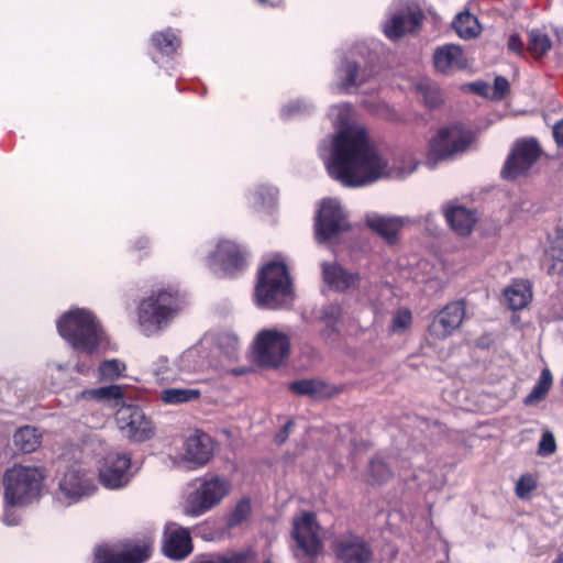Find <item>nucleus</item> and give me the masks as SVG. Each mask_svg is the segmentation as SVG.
I'll return each mask as SVG.
<instances>
[{"instance_id":"f257e3e1","label":"nucleus","mask_w":563,"mask_h":563,"mask_svg":"<svg viewBox=\"0 0 563 563\" xmlns=\"http://www.w3.org/2000/svg\"><path fill=\"white\" fill-rule=\"evenodd\" d=\"M329 175L345 187L371 185L386 175L387 163L369 144L365 130L349 126L332 140L331 155L319 147Z\"/></svg>"},{"instance_id":"f03ea898","label":"nucleus","mask_w":563,"mask_h":563,"mask_svg":"<svg viewBox=\"0 0 563 563\" xmlns=\"http://www.w3.org/2000/svg\"><path fill=\"white\" fill-rule=\"evenodd\" d=\"M124 389L119 385H110L95 389H86L80 393L84 400H93L110 407H120L115 412L117 423L128 438L142 442L151 439L154 434L152 421L145 417L143 411L133 405H123Z\"/></svg>"},{"instance_id":"7ed1b4c3","label":"nucleus","mask_w":563,"mask_h":563,"mask_svg":"<svg viewBox=\"0 0 563 563\" xmlns=\"http://www.w3.org/2000/svg\"><path fill=\"white\" fill-rule=\"evenodd\" d=\"M44 471L35 465L14 464L3 474V499L8 506H27L40 497Z\"/></svg>"},{"instance_id":"20e7f679","label":"nucleus","mask_w":563,"mask_h":563,"mask_svg":"<svg viewBox=\"0 0 563 563\" xmlns=\"http://www.w3.org/2000/svg\"><path fill=\"white\" fill-rule=\"evenodd\" d=\"M257 305L265 309L288 307L294 292L288 269L284 263L271 262L260 273L255 289Z\"/></svg>"},{"instance_id":"39448f33","label":"nucleus","mask_w":563,"mask_h":563,"mask_svg":"<svg viewBox=\"0 0 563 563\" xmlns=\"http://www.w3.org/2000/svg\"><path fill=\"white\" fill-rule=\"evenodd\" d=\"M62 338L74 349L92 353L100 344L102 330L95 316L86 309H71L57 322Z\"/></svg>"},{"instance_id":"423d86ee","label":"nucleus","mask_w":563,"mask_h":563,"mask_svg":"<svg viewBox=\"0 0 563 563\" xmlns=\"http://www.w3.org/2000/svg\"><path fill=\"white\" fill-rule=\"evenodd\" d=\"M180 310L177 292L159 290L141 301L139 323L142 332L150 336L167 327Z\"/></svg>"},{"instance_id":"0eeeda50","label":"nucleus","mask_w":563,"mask_h":563,"mask_svg":"<svg viewBox=\"0 0 563 563\" xmlns=\"http://www.w3.org/2000/svg\"><path fill=\"white\" fill-rule=\"evenodd\" d=\"M231 484L228 479L213 476L205 479L192 490L186 500L185 514L190 517H199L217 505L229 495Z\"/></svg>"},{"instance_id":"6e6552de","label":"nucleus","mask_w":563,"mask_h":563,"mask_svg":"<svg viewBox=\"0 0 563 563\" xmlns=\"http://www.w3.org/2000/svg\"><path fill=\"white\" fill-rule=\"evenodd\" d=\"M474 141V134L470 130L453 125L439 130L430 142L428 162L435 164L438 161L450 159L465 152Z\"/></svg>"},{"instance_id":"1a4fd4ad","label":"nucleus","mask_w":563,"mask_h":563,"mask_svg":"<svg viewBox=\"0 0 563 563\" xmlns=\"http://www.w3.org/2000/svg\"><path fill=\"white\" fill-rule=\"evenodd\" d=\"M319 531L320 527L313 514L303 512L300 517L294 518V553L300 563H314V558L322 548Z\"/></svg>"},{"instance_id":"9d476101","label":"nucleus","mask_w":563,"mask_h":563,"mask_svg":"<svg viewBox=\"0 0 563 563\" xmlns=\"http://www.w3.org/2000/svg\"><path fill=\"white\" fill-rule=\"evenodd\" d=\"M349 228L347 216L340 201L331 198L323 200L314 224L317 240L327 242Z\"/></svg>"},{"instance_id":"9b49d317","label":"nucleus","mask_w":563,"mask_h":563,"mask_svg":"<svg viewBox=\"0 0 563 563\" xmlns=\"http://www.w3.org/2000/svg\"><path fill=\"white\" fill-rule=\"evenodd\" d=\"M372 60V54L368 58L364 56L363 47L353 49L351 57L345 58L336 70L339 87L349 91L352 87L367 82L375 74Z\"/></svg>"},{"instance_id":"f8f14e48","label":"nucleus","mask_w":563,"mask_h":563,"mask_svg":"<svg viewBox=\"0 0 563 563\" xmlns=\"http://www.w3.org/2000/svg\"><path fill=\"white\" fill-rule=\"evenodd\" d=\"M290 342L286 334L275 330L261 331L255 341L257 361L265 366L277 367L289 354Z\"/></svg>"},{"instance_id":"ddd939ff","label":"nucleus","mask_w":563,"mask_h":563,"mask_svg":"<svg viewBox=\"0 0 563 563\" xmlns=\"http://www.w3.org/2000/svg\"><path fill=\"white\" fill-rule=\"evenodd\" d=\"M97 489L93 477L77 467L68 468L58 483V499L71 505L91 496Z\"/></svg>"},{"instance_id":"4468645a","label":"nucleus","mask_w":563,"mask_h":563,"mask_svg":"<svg viewBox=\"0 0 563 563\" xmlns=\"http://www.w3.org/2000/svg\"><path fill=\"white\" fill-rule=\"evenodd\" d=\"M540 154V146L534 139L518 141L505 163L501 177L515 179L526 174L538 161Z\"/></svg>"},{"instance_id":"2eb2a0df","label":"nucleus","mask_w":563,"mask_h":563,"mask_svg":"<svg viewBox=\"0 0 563 563\" xmlns=\"http://www.w3.org/2000/svg\"><path fill=\"white\" fill-rule=\"evenodd\" d=\"M244 264L240 249L231 241L219 242L217 251L207 258L208 267L220 277L234 276Z\"/></svg>"},{"instance_id":"dca6fc26","label":"nucleus","mask_w":563,"mask_h":563,"mask_svg":"<svg viewBox=\"0 0 563 563\" xmlns=\"http://www.w3.org/2000/svg\"><path fill=\"white\" fill-rule=\"evenodd\" d=\"M333 552L341 563H371L373 549L369 543L357 534L344 533L332 544Z\"/></svg>"},{"instance_id":"f3484780","label":"nucleus","mask_w":563,"mask_h":563,"mask_svg":"<svg viewBox=\"0 0 563 563\" xmlns=\"http://www.w3.org/2000/svg\"><path fill=\"white\" fill-rule=\"evenodd\" d=\"M130 467L131 457L126 453H109L99 470L101 484L109 489H120L124 487L132 477Z\"/></svg>"},{"instance_id":"a211bd4d","label":"nucleus","mask_w":563,"mask_h":563,"mask_svg":"<svg viewBox=\"0 0 563 563\" xmlns=\"http://www.w3.org/2000/svg\"><path fill=\"white\" fill-rule=\"evenodd\" d=\"M213 441L202 431H195L185 438L180 460L189 468L196 470L205 466L213 456Z\"/></svg>"},{"instance_id":"6ab92c4d","label":"nucleus","mask_w":563,"mask_h":563,"mask_svg":"<svg viewBox=\"0 0 563 563\" xmlns=\"http://www.w3.org/2000/svg\"><path fill=\"white\" fill-rule=\"evenodd\" d=\"M464 317V301H452L434 317L428 329L429 334L438 340L446 339L461 327Z\"/></svg>"},{"instance_id":"aec40b11","label":"nucleus","mask_w":563,"mask_h":563,"mask_svg":"<svg viewBox=\"0 0 563 563\" xmlns=\"http://www.w3.org/2000/svg\"><path fill=\"white\" fill-rule=\"evenodd\" d=\"M151 547L137 543L122 550H114L109 545H100L95 551L93 563H143L150 558Z\"/></svg>"},{"instance_id":"412c9836","label":"nucleus","mask_w":563,"mask_h":563,"mask_svg":"<svg viewBox=\"0 0 563 563\" xmlns=\"http://www.w3.org/2000/svg\"><path fill=\"white\" fill-rule=\"evenodd\" d=\"M420 22V11L404 5L390 12V18L384 24V34L389 40H398L406 33L415 31Z\"/></svg>"},{"instance_id":"4be33fe9","label":"nucleus","mask_w":563,"mask_h":563,"mask_svg":"<svg viewBox=\"0 0 563 563\" xmlns=\"http://www.w3.org/2000/svg\"><path fill=\"white\" fill-rule=\"evenodd\" d=\"M192 551L191 537L187 529L176 523H168L163 540L164 554L173 560H184Z\"/></svg>"},{"instance_id":"5701e85b","label":"nucleus","mask_w":563,"mask_h":563,"mask_svg":"<svg viewBox=\"0 0 563 563\" xmlns=\"http://www.w3.org/2000/svg\"><path fill=\"white\" fill-rule=\"evenodd\" d=\"M191 358V353H184L178 362L174 365L170 364L167 357L159 356L153 364V374L161 384H174L179 380H185L181 376L183 373L188 371L187 363Z\"/></svg>"},{"instance_id":"b1692460","label":"nucleus","mask_w":563,"mask_h":563,"mask_svg":"<svg viewBox=\"0 0 563 563\" xmlns=\"http://www.w3.org/2000/svg\"><path fill=\"white\" fill-rule=\"evenodd\" d=\"M433 64L438 71L450 74L466 67V59L460 46L445 44L438 47L433 54Z\"/></svg>"},{"instance_id":"393cba45","label":"nucleus","mask_w":563,"mask_h":563,"mask_svg":"<svg viewBox=\"0 0 563 563\" xmlns=\"http://www.w3.org/2000/svg\"><path fill=\"white\" fill-rule=\"evenodd\" d=\"M324 283L338 291L347 290L360 282V275L347 272L338 264L322 263Z\"/></svg>"},{"instance_id":"a878e982","label":"nucleus","mask_w":563,"mask_h":563,"mask_svg":"<svg viewBox=\"0 0 563 563\" xmlns=\"http://www.w3.org/2000/svg\"><path fill=\"white\" fill-rule=\"evenodd\" d=\"M289 390L300 396H309L312 399L330 398L336 394V389L320 379H300L289 384Z\"/></svg>"},{"instance_id":"bb28decb","label":"nucleus","mask_w":563,"mask_h":563,"mask_svg":"<svg viewBox=\"0 0 563 563\" xmlns=\"http://www.w3.org/2000/svg\"><path fill=\"white\" fill-rule=\"evenodd\" d=\"M366 224L388 242H394L405 224V220L400 217H385L373 213L366 217Z\"/></svg>"},{"instance_id":"cd10ccee","label":"nucleus","mask_w":563,"mask_h":563,"mask_svg":"<svg viewBox=\"0 0 563 563\" xmlns=\"http://www.w3.org/2000/svg\"><path fill=\"white\" fill-rule=\"evenodd\" d=\"M445 219L450 228L462 236L468 235L476 222L474 211L461 206L449 208L445 211Z\"/></svg>"},{"instance_id":"c85d7f7f","label":"nucleus","mask_w":563,"mask_h":563,"mask_svg":"<svg viewBox=\"0 0 563 563\" xmlns=\"http://www.w3.org/2000/svg\"><path fill=\"white\" fill-rule=\"evenodd\" d=\"M202 391L192 386L168 387L159 391V400L168 406H179L196 402L200 399Z\"/></svg>"},{"instance_id":"c756f323","label":"nucleus","mask_w":563,"mask_h":563,"mask_svg":"<svg viewBox=\"0 0 563 563\" xmlns=\"http://www.w3.org/2000/svg\"><path fill=\"white\" fill-rule=\"evenodd\" d=\"M505 300L512 310H521L528 306L532 299V289L528 280H514L504 290Z\"/></svg>"},{"instance_id":"7c9ffc66","label":"nucleus","mask_w":563,"mask_h":563,"mask_svg":"<svg viewBox=\"0 0 563 563\" xmlns=\"http://www.w3.org/2000/svg\"><path fill=\"white\" fill-rule=\"evenodd\" d=\"M453 29L463 40H472L481 34V25L468 11L460 12L452 22Z\"/></svg>"},{"instance_id":"2f4dec72","label":"nucleus","mask_w":563,"mask_h":563,"mask_svg":"<svg viewBox=\"0 0 563 563\" xmlns=\"http://www.w3.org/2000/svg\"><path fill=\"white\" fill-rule=\"evenodd\" d=\"M42 434L35 427L24 426L13 435V443L23 453L34 452L41 444Z\"/></svg>"},{"instance_id":"473e14b6","label":"nucleus","mask_w":563,"mask_h":563,"mask_svg":"<svg viewBox=\"0 0 563 563\" xmlns=\"http://www.w3.org/2000/svg\"><path fill=\"white\" fill-rule=\"evenodd\" d=\"M366 476L371 484L386 483L393 477L391 463L387 462L383 455H376L369 461Z\"/></svg>"},{"instance_id":"72a5a7b5","label":"nucleus","mask_w":563,"mask_h":563,"mask_svg":"<svg viewBox=\"0 0 563 563\" xmlns=\"http://www.w3.org/2000/svg\"><path fill=\"white\" fill-rule=\"evenodd\" d=\"M553 383L551 371L545 367L541 371L540 377L532 390L523 399L526 406L537 405L545 398Z\"/></svg>"},{"instance_id":"f704fd0d","label":"nucleus","mask_w":563,"mask_h":563,"mask_svg":"<svg viewBox=\"0 0 563 563\" xmlns=\"http://www.w3.org/2000/svg\"><path fill=\"white\" fill-rule=\"evenodd\" d=\"M552 48L550 37L541 30L533 29L528 32V51L536 58H541Z\"/></svg>"},{"instance_id":"c9c22d12","label":"nucleus","mask_w":563,"mask_h":563,"mask_svg":"<svg viewBox=\"0 0 563 563\" xmlns=\"http://www.w3.org/2000/svg\"><path fill=\"white\" fill-rule=\"evenodd\" d=\"M152 43L162 54L167 56L174 54L180 46V40L170 30L154 33Z\"/></svg>"},{"instance_id":"e433bc0d","label":"nucleus","mask_w":563,"mask_h":563,"mask_svg":"<svg viewBox=\"0 0 563 563\" xmlns=\"http://www.w3.org/2000/svg\"><path fill=\"white\" fill-rule=\"evenodd\" d=\"M549 247L547 250L548 256L558 263H561L559 271H563V229L556 228L549 235Z\"/></svg>"},{"instance_id":"4c0bfd02","label":"nucleus","mask_w":563,"mask_h":563,"mask_svg":"<svg viewBox=\"0 0 563 563\" xmlns=\"http://www.w3.org/2000/svg\"><path fill=\"white\" fill-rule=\"evenodd\" d=\"M417 89L428 108H435L442 102L440 89L437 85L430 81H421Z\"/></svg>"},{"instance_id":"58836bf2","label":"nucleus","mask_w":563,"mask_h":563,"mask_svg":"<svg viewBox=\"0 0 563 563\" xmlns=\"http://www.w3.org/2000/svg\"><path fill=\"white\" fill-rule=\"evenodd\" d=\"M125 364L117 358L106 360L99 366V375L104 380H115L123 375Z\"/></svg>"},{"instance_id":"ea45409f","label":"nucleus","mask_w":563,"mask_h":563,"mask_svg":"<svg viewBox=\"0 0 563 563\" xmlns=\"http://www.w3.org/2000/svg\"><path fill=\"white\" fill-rule=\"evenodd\" d=\"M278 190L274 187L262 186L253 195L255 208H271L277 199Z\"/></svg>"},{"instance_id":"a19ab883","label":"nucleus","mask_w":563,"mask_h":563,"mask_svg":"<svg viewBox=\"0 0 563 563\" xmlns=\"http://www.w3.org/2000/svg\"><path fill=\"white\" fill-rule=\"evenodd\" d=\"M251 511H252V506H251L250 500L242 499L241 501H239L236 504L235 508L229 516L228 526L230 528H232V527L241 525L249 518V516L251 515Z\"/></svg>"},{"instance_id":"79ce46f5","label":"nucleus","mask_w":563,"mask_h":563,"mask_svg":"<svg viewBox=\"0 0 563 563\" xmlns=\"http://www.w3.org/2000/svg\"><path fill=\"white\" fill-rule=\"evenodd\" d=\"M342 310L339 305L330 303L322 309L321 319L327 323L328 334L335 331V324L341 318Z\"/></svg>"},{"instance_id":"37998d69","label":"nucleus","mask_w":563,"mask_h":563,"mask_svg":"<svg viewBox=\"0 0 563 563\" xmlns=\"http://www.w3.org/2000/svg\"><path fill=\"white\" fill-rule=\"evenodd\" d=\"M412 321L411 312L408 309L398 310L391 320V331L399 333L406 330Z\"/></svg>"},{"instance_id":"c03bdc74","label":"nucleus","mask_w":563,"mask_h":563,"mask_svg":"<svg viewBox=\"0 0 563 563\" xmlns=\"http://www.w3.org/2000/svg\"><path fill=\"white\" fill-rule=\"evenodd\" d=\"M537 487V481L531 474H523L516 484V494L526 498Z\"/></svg>"},{"instance_id":"a18cd8bd","label":"nucleus","mask_w":563,"mask_h":563,"mask_svg":"<svg viewBox=\"0 0 563 563\" xmlns=\"http://www.w3.org/2000/svg\"><path fill=\"white\" fill-rule=\"evenodd\" d=\"M556 451V442L551 431H544L539 442L538 454L542 456L552 455Z\"/></svg>"},{"instance_id":"49530a36","label":"nucleus","mask_w":563,"mask_h":563,"mask_svg":"<svg viewBox=\"0 0 563 563\" xmlns=\"http://www.w3.org/2000/svg\"><path fill=\"white\" fill-rule=\"evenodd\" d=\"M311 106L302 100H297L295 102H291L287 106H285L282 110V115L285 119H289L291 117H295L297 114H305L308 113Z\"/></svg>"},{"instance_id":"de8ad7c7","label":"nucleus","mask_w":563,"mask_h":563,"mask_svg":"<svg viewBox=\"0 0 563 563\" xmlns=\"http://www.w3.org/2000/svg\"><path fill=\"white\" fill-rule=\"evenodd\" d=\"M510 90L509 81L504 76H496L493 86V92L490 95L492 100H503Z\"/></svg>"},{"instance_id":"09e8293b","label":"nucleus","mask_w":563,"mask_h":563,"mask_svg":"<svg viewBox=\"0 0 563 563\" xmlns=\"http://www.w3.org/2000/svg\"><path fill=\"white\" fill-rule=\"evenodd\" d=\"M14 507L15 506H8L4 503V512H3L2 521L4 522V525L10 526V527L18 526L21 520L20 516L13 509Z\"/></svg>"},{"instance_id":"8fccbe9b","label":"nucleus","mask_w":563,"mask_h":563,"mask_svg":"<svg viewBox=\"0 0 563 563\" xmlns=\"http://www.w3.org/2000/svg\"><path fill=\"white\" fill-rule=\"evenodd\" d=\"M218 343L220 346H223L224 344H227L229 347L227 353L231 354L238 349L239 339L234 334H223V335L219 336Z\"/></svg>"},{"instance_id":"3c124183","label":"nucleus","mask_w":563,"mask_h":563,"mask_svg":"<svg viewBox=\"0 0 563 563\" xmlns=\"http://www.w3.org/2000/svg\"><path fill=\"white\" fill-rule=\"evenodd\" d=\"M470 89L479 96L490 98L489 91L492 88H490L489 84H487L485 81L477 80V81L471 82Z\"/></svg>"},{"instance_id":"603ef678","label":"nucleus","mask_w":563,"mask_h":563,"mask_svg":"<svg viewBox=\"0 0 563 563\" xmlns=\"http://www.w3.org/2000/svg\"><path fill=\"white\" fill-rule=\"evenodd\" d=\"M507 46L510 51L517 54H522L525 44L519 34L514 33L509 36Z\"/></svg>"},{"instance_id":"864d4df0","label":"nucleus","mask_w":563,"mask_h":563,"mask_svg":"<svg viewBox=\"0 0 563 563\" xmlns=\"http://www.w3.org/2000/svg\"><path fill=\"white\" fill-rule=\"evenodd\" d=\"M553 136L559 147H563V119L553 126Z\"/></svg>"},{"instance_id":"5fc2aeb1","label":"nucleus","mask_w":563,"mask_h":563,"mask_svg":"<svg viewBox=\"0 0 563 563\" xmlns=\"http://www.w3.org/2000/svg\"><path fill=\"white\" fill-rule=\"evenodd\" d=\"M334 109H339L340 120L343 122L346 119L347 113L350 112V104L336 106Z\"/></svg>"},{"instance_id":"6e6d98bb","label":"nucleus","mask_w":563,"mask_h":563,"mask_svg":"<svg viewBox=\"0 0 563 563\" xmlns=\"http://www.w3.org/2000/svg\"><path fill=\"white\" fill-rule=\"evenodd\" d=\"M552 563H563V552Z\"/></svg>"},{"instance_id":"4d7b16f0","label":"nucleus","mask_w":563,"mask_h":563,"mask_svg":"<svg viewBox=\"0 0 563 563\" xmlns=\"http://www.w3.org/2000/svg\"><path fill=\"white\" fill-rule=\"evenodd\" d=\"M556 268V264L554 263L550 268H549V274H552Z\"/></svg>"},{"instance_id":"13d9d810","label":"nucleus","mask_w":563,"mask_h":563,"mask_svg":"<svg viewBox=\"0 0 563 563\" xmlns=\"http://www.w3.org/2000/svg\"><path fill=\"white\" fill-rule=\"evenodd\" d=\"M77 371H78L79 373H85V369H84V368H81V367H79V366L77 367Z\"/></svg>"},{"instance_id":"bf43d9fd","label":"nucleus","mask_w":563,"mask_h":563,"mask_svg":"<svg viewBox=\"0 0 563 563\" xmlns=\"http://www.w3.org/2000/svg\"><path fill=\"white\" fill-rule=\"evenodd\" d=\"M260 3H265L266 0H257Z\"/></svg>"}]
</instances>
